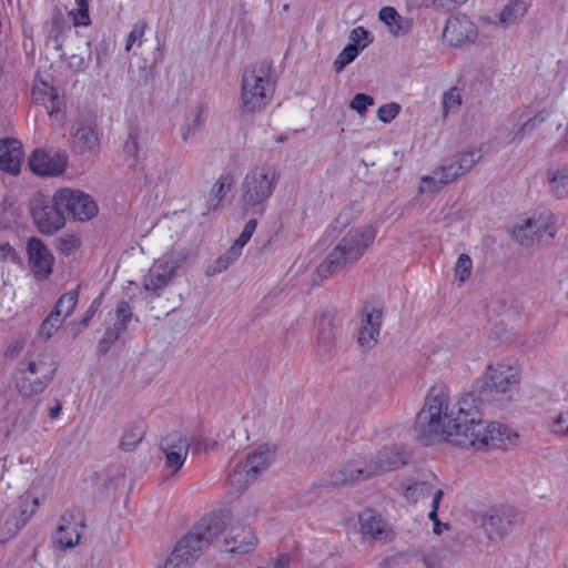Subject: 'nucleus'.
Returning <instances> with one entry per match:
<instances>
[{"label":"nucleus","mask_w":568,"mask_h":568,"mask_svg":"<svg viewBox=\"0 0 568 568\" xmlns=\"http://www.w3.org/2000/svg\"><path fill=\"white\" fill-rule=\"evenodd\" d=\"M124 332L125 331L118 326L116 324H113L111 327H108L104 332L103 337L99 342V352L101 354H105L111 347V345L114 344Z\"/></svg>","instance_id":"43"},{"label":"nucleus","mask_w":568,"mask_h":568,"mask_svg":"<svg viewBox=\"0 0 568 568\" xmlns=\"http://www.w3.org/2000/svg\"><path fill=\"white\" fill-rule=\"evenodd\" d=\"M132 315L133 314L130 304L125 301H121L116 305L114 324L126 331L128 324L132 320Z\"/></svg>","instance_id":"50"},{"label":"nucleus","mask_w":568,"mask_h":568,"mask_svg":"<svg viewBox=\"0 0 568 568\" xmlns=\"http://www.w3.org/2000/svg\"><path fill=\"white\" fill-rule=\"evenodd\" d=\"M473 270L471 258L467 254H460L455 265V276L464 283L470 276Z\"/></svg>","instance_id":"48"},{"label":"nucleus","mask_w":568,"mask_h":568,"mask_svg":"<svg viewBox=\"0 0 568 568\" xmlns=\"http://www.w3.org/2000/svg\"><path fill=\"white\" fill-rule=\"evenodd\" d=\"M23 159L22 145L14 139H7L0 142V169L10 174L20 173Z\"/></svg>","instance_id":"23"},{"label":"nucleus","mask_w":568,"mask_h":568,"mask_svg":"<svg viewBox=\"0 0 568 568\" xmlns=\"http://www.w3.org/2000/svg\"><path fill=\"white\" fill-rule=\"evenodd\" d=\"M280 180L273 165L252 168L241 183V200L246 212L263 215Z\"/></svg>","instance_id":"7"},{"label":"nucleus","mask_w":568,"mask_h":568,"mask_svg":"<svg viewBox=\"0 0 568 568\" xmlns=\"http://www.w3.org/2000/svg\"><path fill=\"white\" fill-rule=\"evenodd\" d=\"M403 456L393 447H384L376 456V459L365 465L366 468L376 470L375 476L398 468L403 465Z\"/></svg>","instance_id":"29"},{"label":"nucleus","mask_w":568,"mask_h":568,"mask_svg":"<svg viewBox=\"0 0 568 568\" xmlns=\"http://www.w3.org/2000/svg\"><path fill=\"white\" fill-rule=\"evenodd\" d=\"M377 230L372 224L349 230L317 266V274L326 278L335 273H344L355 265L374 243Z\"/></svg>","instance_id":"3"},{"label":"nucleus","mask_w":568,"mask_h":568,"mask_svg":"<svg viewBox=\"0 0 568 568\" xmlns=\"http://www.w3.org/2000/svg\"><path fill=\"white\" fill-rule=\"evenodd\" d=\"M68 155L64 152L36 150L29 159L30 170L41 176H57L64 172Z\"/></svg>","instance_id":"16"},{"label":"nucleus","mask_w":568,"mask_h":568,"mask_svg":"<svg viewBox=\"0 0 568 568\" xmlns=\"http://www.w3.org/2000/svg\"><path fill=\"white\" fill-rule=\"evenodd\" d=\"M480 159L481 153L479 150H471L459 153L436 169L437 174H440L443 179L442 183L448 184L456 180L458 176L467 173Z\"/></svg>","instance_id":"18"},{"label":"nucleus","mask_w":568,"mask_h":568,"mask_svg":"<svg viewBox=\"0 0 568 568\" xmlns=\"http://www.w3.org/2000/svg\"><path fill=\"white\" fill-rule=\"evenodd\" d=\"M165 456V467L171 474H176L185 463L189 452H163Z\"/></svg>","instance_id":"49"},{"label":"nucleus","mask_w":568,"mask_h":568,"mask_svg":"<svg viewBox=\"0 0 568 568\" xmlns=\"http://www.w3.org/2000/svg\"><path fill=\"white\" fill-rule=\"evenodd\" d=\"M519 371L506 363L490 364L484 375L481 396L498 405H506L514 399L519 389Z\"/></svg>","instance_id":"8"},{"label":"nucleus","mask_w":568,"mask_h":568,"mask_svg":"<svg viewBox=\"0 0 568 568\" xmlns=\"http://www.w3.org/2000/svg\"><path fill=\"white\" fill-rule=\"evenodd\" d=\"M375 100L373 97L365 93H357L354 95L349 103V108L356 111L359 115L366 113L368 106L374 105Z\"/></svg>","instance_id":"52"},{"label":"nucleus","mask_w":568,"mask_h":568,"mask_svg":"<svg viewBox=\"0 0 568 568\" xmlns=\"http://www.w3.org/2000/svg\"><path fill=\"white\" fill-rule=\"evenodd\" d=\"M225 551L230 554L245 555L257 546L255 532L247 526H232L225 538Z\"/></svg>","instance_id":"19"},{"label":"nucleus","mask_w":568,"mask_h":568,"mask_svg":"<svg viewBox=\"0 0 568 568\" xmlns=\"http://www.w3.org/2000/svg\"><path fill=\"white\" fill-rule=\"evenodd\" d=\"M376 470L364 467H355L346 465L329 475L328 484L333 486H343L348 484H357L371 479L375 476Z\"/></svg>","instance_id":"24"},{"label":"nucleus","mask_w":568,"mask_h":568,"mask_svg":"<svg viewBox=\"0 0 568 568\" xmlns=\"http://www.w3.org/2000/svg\"><path fill=\"white\" fill-rule=\"evenodd\" d=\"M462 104V95L458 88L453 87L443 95V112L447 115L450 112H457Z\"/></svg>","instance_id":"40"},{"label":"nucleus","mask_w":568,"mask_h":568,"mask_svg":"<svg viewBox=\"0 0 568 568\" xmlns=\"http://www.w3.org/2000/svg\"><path fill=\"white\" fill-rule=\"evenodd\" d=\"M546 179L549 193L557 199H568V162L552 163L547 168Z\"/></svg>","instance_id":"25"},{"label":"nucleus","mask_w":568,"mask_h":568,"mask_svg":"<svg viewBox=\"0 0 568 568\" xmlns=\"http://www.w3.org/2000/svg\"><path fill=\"white\" fill-rule=\"evenodd\" d=\"M224 529V521L219 516L202 518L178 542L165 561L164 568H191L201 552Z\"/></svg>","instance_id":"4"},{"label":"nucleus","mask_w":568,"mask_h":568,"mask_svg":"<svg viewBox=\"0 0 568 568\" xmlns=\"http://www.w3.org/2000/svg\"><path fill=\"white\" fill-rule=\"evenodd\" d=\"M31 215L42 234L51 235L65 224V213L58 203V191L49 202H33Z\"/></svg>","instance_id":"12"},{"label":"nucleus","mask_w":568,"mask_h":568,"mask_svg":"<svg viewBox=\"0 0 568 568\" xmlns=\"http://www.w3.org/2000/svg\"><path fill=\"white\" fill-rule=\"evenodd\" d=\"M139 164L145 180L150 183H156L163 180L166 159L162 153L158 151H146Z\"/></svg>","instance_id":"26"},{"label":"nucleus","mask_w":568,"mask_h":568,"mask_svg":"<svg viewBox=\"0 0 568 568\" xmlns=\"http://www.w3.org/2000/svg\"><path fill=\"white\" fill-rule=\"evenodd\" d=\"M146 28H148V24H146L145 20H139V21H136L133 24V28L130 31V33L128 36V39H126V44H125V51L126 52L131 51L133 44L136 41L141 42L142 38H143L144 33H145Z\"/></svg>","instance_id":"53"},{"label":"nucleus","mask_w":568,"mask_h":568,"mask_svg":"<svg viewBox=\"0 0 568 568\" xmlns=\"http://www.w3.org/2000/svg\"><path fill=\"white\" fill-rule=\"evenodd\" d=\"M529 3L525 0H509L501 9L498 23L503 28L519 24L528 12Z\"/></svg>","instance_id":"28"},{"label":"nucleus","mask_w":568,"mask_h":568,"mask_svg":"<svg viewBox=\"0 0 568 568\" xmlns=\"http://www.w3.org/2000/svg\"><path fill=\"white\" fill-rule=\"evenodd\" d=\"M538 122V116H531L527 119L519 129L514 133L513 141L521 142L524 136L535 130Z\"/></svg>","instance_id":"57"},{"label":"nucleus","mask_w":568,"mask_h":568,"mask_svg":"<svg viewBox=\"0 0 568 568\" xmlns=\"http://www.w3.org/2000/svg\"><path fill=\"white\" fill-rule=\"evenodd\" d=\"M378 18L387 27L389 32L395 37L406 34L412 27L408 19L402 17L393 7H384L378 12Z\"/></svg>","instance_id":"30"},{"label":"nucleus","mask_w":568,"mask_h":568,"mask_svg":"<svg viewBox=\"0 0 568 568\" xmlns=\"http://www.w3.org/2000/svg\"><path fill=\"white\" fill-rule=\"evenodd\" d=\"M28 265L34 278L39 282L50 277L53 271L54 256L50 248L38 237H31L27 243Z\"/></svg>","instance_id":"13"},{"label":"nucleus","mask_w":568,"mask_h":568,"mask_svg":"<svg viewBox=\"0 0 568 568\" xmlns=\"http://www.w3.org/2000/svg\"><path fill=\"white\" fill-rule=\"evenodd\" d=\"M440 174H437V170L433 171L432 175H425L422 178L419 184V193H432L440 190L446 183H442Z\"/></svg>","instance_id":"47"},{"label":"nucleus","mask_w":568,"mask_h":568,"mask_svg":"<svg viewBox=\"0 0 568 568\" xmlns=\"http://www.w3.org/2000/svg\"><path fill=\"white\" fill-rule=\"evenodd\" d=\"M547 425L550 433L568 438V409L557 414Z\"/></svg>","instance_id":"41"},{"label":"nucleus","mask_w":568,"mask_h":568,"mask_svg":"<svg viewBox=\"0 0 568 568\" xmlns=\"http://www.w3.org/2000/svg\"><path fill=\"white\" fill-rule=\"evenodd\" d=\"M359 53V48L355 44H347L334 61V68L341 72L347 64L353 62Z\"/></svg>","instance_id":"44"},{"label":"nucleus","mask_w":568,"mask_h":568,"mask_svg":"<svg viewBox=\"0 0 568 568\" xmlns=\"http://www.w3.org/2000/svg\"><path fill=\"white\" fill-rule=\"evenodd\" d=\"M416 555L419 556L420 560L423 561L426 568H440L434 548L419 549L416 551Z\"/></svg>","instance_id":"56"},{"label":"nucleus","mask_w":568,"mask_h":568,"mask_svg":"<svg viewBox=\"0 0 568 568\" xmlns=\"http://www.w3.org/2000/svg\"><path fill=\"white\" fill-rule=\"evenodd\" d=\"M443 496L444 491L442 489H436L433 491L432 510L438 511Z\"/></svg>","instance_id":"63"},{"label":"nucleus","mask_w":568,"mask_h":568,"mask_svg":"<svg viewBox=\"0 0 568 568\" xmlns=\"http://www.w3.org/2000/svg\"><path fill=\"white\" fill-rule=\"evenodd\" d=\"M58 203L65 215L85 222L98 213V205L91 195L80 190L61 189L58 191Z\"/></svg>","instance_id":"11"},{"label":"nucleus","mask_w":568,"mask_h":568,"mask_svg":"<svg viewBox=\"0 0 568 568\" xmlns=\"http://www.w3.org/2000/svg\"><path fill=\"white\" fill-rule=\"evenodd\" d=\"M100 304H101L100 298H95L91 303L89 308L85 311L83 317L79 322V325L81 326V328H85L89 325L90 321L92 320V317L97 313L98 308L100 307Z\"/></svg>","instance_id":"61"},{"label":"nucleus","mask_w":568,"mask_h":568,"mask_svg":"<svg viewBox=\"0 0 568 568\" xmlns=\"http://www.w3.org/2000/svg\"><path fill=\"white\" fill-rule=\"evenodd\" d=\"M78 527H84L83 520L75 523L72 514L62 516L53 536L55 547L60 550H64L77 546L81 537Z\"/></svg>","instance_id":"21"},{"label":"nucleus","mask_w":568,"mask_h":568,"mask_svg":"<svg viewBox=\"0 0 568 568\" xmlns=\"http://www.w3.org/2000/svg\"><path fill=\"white\" fill-rule=\"evenodd\" d=\"M275 89L271 65L262 62L245 68L241 81L240 112H260L271 102Z\"/></svg>","instance_id":"6"},{"label":"nucleus","mask_w":568,"mask_h":568,"mask_svg":"<svg viewBox=\"0 0 568 568\" xmlns=\"http://www.w3.org/2000/svg\"><path fill=\"white\" fill-rule=\"evenodd\" d=\"M202 113H203L202 106L197 105L193 112L192 122L189 123L185 129H183V131H182L183 141H187L191 136H193L195 134V132H197L202 128V125L204 123Z\"/></svg>","instance_id":"51"},{"label":"nucleus","mask_w":568,"mask_h":568,"mask_svg":"<svg viewBox=\"0 0 568 568\" xmlns=\"http://www.w3.org/2000/svg\"><path fill=\"white\" fill-rule=\"evenodd\" d=\"M72 150L78 154L95 155L99 152L100 140L97 126L91 122H82L72 134Z\"/></svg>","instance_id":"20"},{"label":"nucleus","mask_w":568,"mask_h":568,"mask_svg":"<svg viewBox=\"0 0 568 568\" xmlns=\"http://www.w3.org/2000/svg\"><path fill=\"white\" fill-rule=\"evenodd\" d=\"M178 268L179 262L176 260L162 258L155 261L143 277V288L159 296L160 291L173 280Z\"/></svg>","instance_id":"17"},{"label":"nucleus","mask_w":568,"mask_h":568,"mask_svg":"<svg viewBox=\"0 0 568 568\" xmlns=\"http://www.w3.org/2000/svg\"><path fill=\"white\" fill-rule=\"evenodd\" d=\"M341 328L332 317H322L318 323L317 345L323 352L327 353L335 345Z\"/></svg>","instance_id":"31"},{"label":"nucleus","mask_w":568,"mask_h":568,"mask_svg":"<svg viewBox=\"0 0 568 568\" xmlns=\"http://www.w3.org/2000/svg\"><path fill=\"white\" fill-rule=\"evenodd\" d=\"M510 519L500 509L493 508L488 510L481 519V526L489 539L503 538L510 526Z\"/></svg>","instance_id":"27"},{"label":"nucleus","mask_w":568,"mask_h":568,"mask_svg":"<svg viewBox=\"0 0 568 568\" xmlns=\"http://www.w3.org/2000/svg\"><path fill=\"white\" fill-rule=\"evenodd\" d=\"M478 36L475 23L466 14H456L447 19L443 38L453 47L473 43Z\"/></svg>","instance_id":"15"},{"label":"nucleus","mask_w":568,"mask_h":568,"mask_svg":"<svg viewBox=\"0 0 568 568\" xmlns=\"http://www.w3.org/2000/svg\"><path fill=\"white\" fill-rule=\"evenodd\" d=\"M377 230L372 224L349 230L317 266V274L326 278L335 273H344L355 265L374 243Z\"/></svg>","instance_id":"2"},{"label":"nucleus","mask_w":568,"mask_h":568,"mask_svg":"<svg viewBox=\"0 0 568 568\" xmlns=\"http://www.w3.org/2000/svg\"><path fill=\"white\" fill-rule=\"evenodd\" d=\"M144 133L139 128H131L128 138L123 144V152L128 160H130L131 166H138L140 163L139 153L143 146Z\"/></svg>","instance_id":"32"},{"label":"nucleus","mask_w":568,"mask_h":568,"mask_svg":"<svg viewBox=\"0 0 568 568\" xmlns=\"http://www.w3.org/2000/svg\"><path fill=\"white\" fill-rule=\"evenodd\" d=\"M190 443L180 433L168 434L161 440L162 452H189Z\"/></svg>","instance_id":"36"},{"label":"nucleus","mask_w":568,"mask_h":568,"mask_svg":"<svg viewBox=\"0 0 568 568\" xmlns=\"http://www.w3.org/2000/svg\"><path fill=\"white\" fill-rule=\"evenodd\" d=\"M57 362L47 352L27 355L17 368L16 388L20 396L32 398L42 394L52 383Z\"/></svg>","instance_id":"5"},{"label":"nucleus","mask_w":568,"mask_h":568,"mask_svg":"<svg viewBox=\"0 0 568 568\" xmlns=\"http://www.w3.org/2000/svg\"><path fill=\"white\" fill-rule=\"evenodd\" d=\"M348 38L349 44H355L359 50L365 49L372 42L369 32L363 27L354 28Z\"/></svg>","instance_id":"54"},{"label":"nucleus","mask_w":568,"mask_h":568,"mask_svg":"<svg viewBox=\"0 0 568 568\" xmlns=\"http://www.w3.org/2000/svg\"><path fill=\"white\" fill-rule=\"evenodd\" d=\"M359 216V211L354 205H348L339 211L333 222L334 230L343 231Z\"/></svg>","instance_id":"38"},{"label":"nucleus","mask_w":568,"mask_h":568,"mask_svg":"<svg viewBox=\"0 0 568 568\" xmlns=\"http://www.w3.org/2000/svg\"><path fill=\"white\" fill-rule=\"evenodd\" d=\"M358 520L363 535L384 541L393 539L392 529L375 510L365 509L359 514Z\"/></svg>","instance_id":"22"},{"label":"nucleus","mask_w":568,"mask_h":568,"mask_svg":"<svg viewBox=\"0 0 568 568\" xmlns=\"http://www.w3.org/2000/svg\"><path fill=\"white\" fill-rule=\"evenodd\" d=\"M556 233L557 220L548 210L534 212L530 216L519 220L511 229L513 239L524 246L548 244Z\"/></svg>","instance_id":"9"},{"label":"nucleus","mask_w":568,"mask_h":568,"mask_svg":"<svg viewBox=\"0 0 568 568\" xmlns=\"http://www.w3.org/2000/svg\"><path fill=\"white\" fill-rule=\"evenodd\" d=\"M143 436V425L133 423L124 430L119 447L124 452H131L142 442Z\"/></svg>","instance_id":"33"},{"label":"nucleus","mask_w":568,"mask_h":568,"mask_svg":"<svg viewBox=\"0 0 568 568\" xmlns=\"http://www.w3.org/2000/svg\"><path fill=\"white\" fill-rule=\"evenodd\" d=\"M274 450L268 446H260L245 460L239 463L229 475V485L236 491H243L257 476L272 464Z\"/></svg>","instance_id":"10"},{"label":"nucleus","mask_w":568,"mask_h":568,"mask_svg":"<svg viewBox=\"0 0 568 568\" xmlns=\"http://www.w3.org/2000/svg\"><path fill=\"white\" fill-rule=\"evenodd\" d=\"M124 332L125 331L118 326L116 324H113L111 327H108L104 332L103 337L99 342V352L101 354H105L111 347V345L114 344Z\"/></svg>","instance_id":"42"},{"label":"nucleus","mask_w":568,"mask_h":568,"mask_svg":"<svg viewBox=\"0 0 568 568\" xmlns=\"http://www.w3.org/2000/svg\"><path fill=\"white\" fill-rule=\"evenodd\" d=\"M50 100H51V108L48 109V112L50 115H52L55 111L59 110L60 101L58 99V95L53 93V89H50Z\"/></svg>","instance_id":"64"},{"label":"nucleus","mask_w":568,"mask_h":568,"mask_svg":"<svg viewBox=\"0 0 568 568\" xmlns=\"http://www.w3.org/2000/svg\"><path fill=\"white\" fill-rule=\"evenodd\" d=\"M291 556L288 554H278L274 559L265 564V566L256 568H290Z\"/></svg>","instance_id":"59"},{"label":"nucleus","mask_w":568,"mask_h":568,"mask_svg":"<svg viewBox=\"0 0 568 568\" xmlns=\"http://www.w3.org/2000/svg\"><path fill=\"white\" fill-rule=\"evenodd\" d=\"M79 301L78 290H71L62 294L57 301L51 312L58 313V315L64 316V320L70 316L75 308Z\"/></svg>","instance_id":"34"},{"label":"nucleus","mask_w":568,"mask_h":568,"mask_svg":"<svg viewBox=\"0 0 568 568\" xmlns=\"http://www.w3.org/2000/svg\"><path fill=\"white\" fill-rule=\"evenodd\" d=\"M415 433L425 446L442 439L477 449L507 448L518 438L508 426L483 420L474 395L466 394L453 402L443 387L429 389L416 417Z\"/></svg>","instance_id":"1"},{"label":"nucleus","mask_w":568,"mask_h":568,"mask_svg":"<svg viewBox=\"0 0 568 568\" xmlns=\"http://www.w3.org/2000/svg\"><path fill=\"white\" fill-rule=\"evenodd\" d=\"M233 182H234V180L231 175H221L215 184L216 189H214V192H215L214 195H216L217 197L221 196V200H222L224 197V195L226 194V192L229 190H231Z\"/></svg>","instance_id":"58"},{"label":"nucleus","mask_w":568,"mask_h":568,"mask_svg":"<svg viewBox=\"0 0 568 568\" xmlns=\"http://www.w3.org/2000/svg\"><path fill=\"white\" fill-rule=\"evenodd\" d=\"M383 310L373 305H365L361 314V325L357 343L364 351L373 348L381 335Z\"/></svg>","instance_id":"14"},{"label":"nucleus","mask_w":568,"mask_h":568,"mask_svg":"<svg viewBox=\"0 0 568 568\" xmlns=\"http://www.w3.org/2000/svg\"><path fill=\"white\" fill-rule=\"evenodd\" d=\"M434 491V487L428 481H415L407 486L405 489L404 496L407 500L417 501L422 497H427L432 495Z\"/></svg>","instance_id":"37"},{"label":"nucleus","mask_w":568,"mask_h":568,"mask_svg":"<svg viewBox=\"0 0 568 568\" xmlns=\"http://www.w3.org/2000/svg\"><path fill=\"white\" fill-rule=\"evenodd\" d=\"M233 247H230L225 254L220 256L216 261L217 272L225 271L231 264H233L240 255H233Z\"/></svg>","instance_id":"60"},{"label":"nucleus","mask_w":568,"mask_h":568,"mask_svg":"<svg viewBox=\"0 0 568 568\" xmlns=\"http://www.w3.org/2000/svg\"><path fill=\"white\" fill-rule=\"evenodd\" d=\"M257 226V221L255 219H251L244 226L242 233L240 236L234 241L233 245V255H241L242 250L245 246V244L250 241L253 233L255 232Z\"/></svg>","instance_id":"39"},{"label":"nucleus","mask_w":568,"mask_h":568,"mask_svg":"<svg viewBox=\"0 0 568 568\" xmlns=\"http://www.w3.org/2000/svg\"><path fill=\"white\" fill-rule=\"evenodd\" d=\"M64 316L58 315L55 312H50L48 316L42 321L38 335L40 338L48 341L63 324Z\"/></svg>","instance_id":"35"},{"label":"nucleus","mask_w":568,"mask_h":568,"mask_svg":"<svg viewBox=\"0 0 568 568\" xmlns=\"http://www.w3.org/2000/svg\"><path fill=\"white\" fill-rule=\"evenodd\" d=\"M77 8L70 11L75 26H89V0H74Z\"/></svg>","instance_id":"45"},{"label":"nucleus","mask_w":568,"mask_h":568,"mask_svg":"<svg viewBox=\"0 0 568 568\" xmlns=\"http://www.w3.org/2000/svg\"><path fill=\"white\" fill-rule=\"evenodd\" d=\"M194 444L196 445L197 448H202L204 450H213L217 446L216 440L204 438V437H200V438L195 439Z\"/></svg>","instance_id":"62"},{"label":"nucleus","mask_w":568,"mask_h":568,"mask_svg":"<svg viewBox=\"0 0 568 568\" xmlns=\"http://www.w3.org/2000/svg\"><path fill=\"white\" fill-rule=\"evenodd\" d=\"M79 246H80V240L74 234H64V235L55 239L57 250L64 255H70Z\"/></svg>","instance_id":"46"},{"label":"nucleus","mask_w":568,"mask_h":568,"mask_svg":"<svg viewBox=\"0 0 568 568\" xmlns=\"http://www.w3.org/2000/svg\"><path fill=\"white\" fill-rule=\"evenodd\" d=\"M399 111L400 106L398 103L383 104L377 110V118L384 123H389L398 115Z\"/></svg>","instance_id":"55"}]
</instances>
